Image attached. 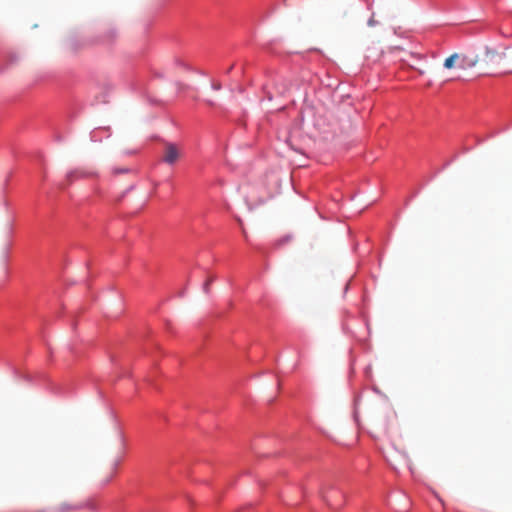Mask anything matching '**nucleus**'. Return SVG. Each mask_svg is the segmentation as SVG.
I'll use <instances>...</instances> for the list:
<instances>
[{
  "mask_svg": "<svg viewBox=\"0 0 512 512\" xmlns=\"http://www.w3.org/2000/svg\"><path fill=\"white\" fill-rule=\"evenodd\" d=\"M117 466H118V463H115L113 465V468H112V475L115 473L116 469H117Z\"/></svg>",
  "mask_w": 512,
  "mask_h": 512,
  "instance_id": "obj_9",
  "label": "nucleus"
},
{
  "mask_svg": "<svg viewBox=\"0 0 512 512\" xmlns=\"http://www.w3.org/2000/svg\"><path fill=\"white\" fill-rule=\"evenodd\" d=\"M214 281V277H210L207 279V281L204 283V286H203V290L205 293H208L209 292V287L211 285V283Z\"/></svg>",
  "mask_w": 512,
  "mask_h": 512,
  "instance_id": "obj_6",
  "label": "nucleus"
},
{
  "mask_svg": "<svg viewBox=\"0 0 512 512\" xmlns=\"http://www.w3.org/2000/svg\"><path fill=\"white\" fill-rule=\"evenodd\" d=\"M376 20L374 19V13L371 14L369 20H368V26L373 27L376 25Z\"/></svg>",
  "mask_w": 512,
  "mask_h": 512,
  "instance_id": "obj_7",
  "label": "nucleus"
},
{
  "mask_svg": "<svg viewBox=\"0 0 512 512\" xmlns=\"http://www.w3.org/2000/svg\"><path fill=\"white\" fill-rule=\"evenodd\" d=\"M478 62V55H469L464 52H454L444 60L443 67L447 70H468L474 68Z\"/></svg>",
  "mask_w": 512,
  "mask_h": 512,
  "instance_id": "obj_1",
  "label": "nucleus"
},
{
  "mask_svg": "<svg viewBox=\"0 0 512 512\" xmlns=\"http://www.w3.org/2000/svg\"><path fill=\"white\" fill-rule=\"evenodd\" d=\"M181 157L180 149L172 143L165 146L163 161L169 165H173Z\"/></svg>",
  "mask_w": 512,
  "mask_h": 512,
  "instance_id": "obj_3",
  "label": "nucleus"
},
{
  "mask_svg": "<svg viewBox=\"0 0 512 512\" xmlns=\"http://www.w3.org/2000/svg\"><path fill=\"white\" fill-rule=\"evenodd\" d=\"M507 50L508 47H505L503 51H499L496 48L486 46L484 50V62L487 65L499 64L506 58Z\"/></svg>",
  "mask_w": 512,
  "mask_h": 512,
  "instance_id": "obj_2",
  "label": "nucleus"
},
{
  "mask_svg": "<svg viewBox=\"0 0 512 512\" xmlns=\"http://www.w3.org/2000/svg\"><path fill=\"white\" fill-rule=\"evenodd\" d=\"M89 173L83 169H75L67 173L66 179L68 183H72L76 179L88 177Z\"/></svg>",
  "mask_w": 512,
  "mask_h": 512,
  "instance_id": "obj_4",
  "label": "nucleus"
},
{
  "mask_svg": "<svg viewBox=\"0 0 512 512\" xmlns=\"http://www.w3.org/2000/svg\"><path fill=\"white\" fill-rule=\"evenodd\" d=\"M212 88L214 90H220L221 89V84L219 82H213L212 83Z\"/></svg>",
  "mask_w": 512,
  "mask_h": 512,
  "instance_id": "obj_8",
  "label": "nucleus"
},
{
  "mask_svg": "<svg viewBox=\"0 0 512 512\" xmlns=\"http://www.w3.org/2000/svg\"><path fill=\"white\" fill-rule=\"evenodd\" d=\"M76 509V506H72L67 503H61L57 507H55L54 512H71Z\"/></svg>",
  "mask_w": 512,
  "mask_h": 512,
  "instance_id": "obj_5",
  "label": "nucleus"
}]
</instances>
